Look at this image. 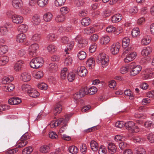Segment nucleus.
<instances>
[{"label": "nucleus", "instance_id": "nucleus-27", "mask_svg": "<svg viewBox=\"0 0 154 154\" xmlns=\"http://www.w3.org/2000/svg\"><path fill=\"white\" fill-rule=\"evenodd\" d=\"M9 60V58L7 56L0 57V66L5 65Z\"/></svg>", "mask_w": 154, "mask_h": 154}, {"label": "nucleus", "instance_id": "nucleus-33", "mask_svg": "<svg viewBox=\"0 0 154 154\" xmlns=\"http://www.w3.org/2000/svg\"><path fill=\"white\" fill-rule=\"evenodd\" d=\"M48 0H38L37 3L38 5L40 7L43 8L48 4Z\"/></svg>", "mask_w": 154, "mask_h": 154}, {"label": "nucleus", "instance_id": "nucleus-32", "mask_svg": "<svg viewBox=\"0 0 154 154\" xmlns=\"http://www.w3.org/2000/svg\"><path fill=\"white\" fill-rule=\"evenodd\" d=\"M91 23L90 19L88 17H86L83 18L81 21L82 24L85 26L89 25Z\"/></svg>", "mask_w": 154, "mask_h": 154}, {"label": "nucleus", "instance_id": "nucleus-42", "mask_svg": "<svg viewBox=\"0 0 154 154\" xmlns=\"http://www.w3.org/2000/svg\"><path fill=\"white\" fill-rule=\"evenodd\" d=\"M21 88L23 91L25 92H26L28 93L31 90V86L28 84H24L22 85Z\"/></svg>", "mask_w": 154, "mask_h": 154}, {"label": "nucleus", "instance_id": "nucleus-53", "mask_svg": "<svg viewBox=\"0 0 154 154\" xmlns=\"http://www.w3.org/2000/svg\"><path fill=\"white\" fill-rule=\"evenodd\" d=\"M49 52L51 53H54L56 50V47L54 45L51 44L49 45L47 48Z\"/></svg>", "mask_w": 154, "mask_h": 154}, {"label": "nucleus", "instance_id": "nucleus-63", "mask_svg": "<svg viewBox=\"0 0 154 154\" xmlns=\"http://www.w3.org/2000/svg\"><path fill=\"white\" fill-rule=\"evenodd\" d=\"M43 76V72L42 71H38L35 73L34 76L37 79H39Z\"/></svg>", "mask_w": 154, "mask_h": 154}, {"label": "nucleus", "instance_id": "nucleus-6", "mask_svg": "<svg viewBox=\"0 0 154 154\" xmlns=\"http://www.w3.org/2000/svg\"><path fill=\"white\" fill-rule=\"evenodd\" d=\"M11 19L14 23L18 24L22 23L23 20V17L22 16L17 14L12 15Z\"/></svg>", "mask_w": 154, "mask_h": 154}, {"label": "nucleus", "instance_id": "nucleus-20", "mask_svg": "<svg viewBox=\"0 0 154 154\" xmlns=\"http://www.w3.org/2000/svg\"><path fill=\"white\" fill-rule=\"evenodd\" d=\"M15 88L14 85L12 83L7 84L4 86L3 89L6 92H10L13 90Z\"/></svg>", "mask_w": 154, "mask_h": 154}, {"label": "nucleus", "instance_id": "nucleus-29", "mask_svg": "<svg viewBox=\"0 0 154 154\" xmlns=\"http://www.w3.org/2000/svg\"><path fill=\"white\" fill-rule=\"evenodd\" d=\"M29 95L31 97L35 98L39 95V93L36 90L31 88L28 93Z\"/></svg>", "mask_w": 154, "mask_h": 154}, {"label": "nucleus", "instance_id": "nucleus-60", "mask_svg": "<svg viewBox=\"0 0 154 154\" xmlns=\"http://www.w3.org/2000/svg\"><path fill=\"white\" fill-rule=\"evenodd\" d=\"M72 62V60L71 57H66L64 61V64L65 66H67L71 64Z\"/></svg>", "mask_w": 154, "mask_h": 154}, {"label": "nucleus", "instance_id": "nucleus-40", "mask_svg": "<svg viewBox=\"0 0 154 154\" xmlns=\"http://www.w3.org/2000/svg\"><path fill=\"white\" fill-rule=\"evenodd\" d=\"M68 150L69 152L73 154L77 153L78 151L77 147L75 146H70L68 148Z\"/></svg>", "mask_w": 154, "mask_h": 154}, {"label": "nucleus", "instance_id": "nucleus-34", "mask_svg": "<svg viewBox=\"0 0 154 154\" xmlns=\"http://www.w3.org/2000/svg\"><path fill=\"white\" fill-rule=\"evenodd\" d=\"M52 14L50 12H48L45 14L43 19L45 21L49 22L52 19Z\"/></svg>", "mask_w": 154, "mask_h": 154}, {"label": "nucleus", "instance_id": "nucleus-41", "mask_svg": "<svg viewBox=\"0 0 154 154\" xmlns=\"http://www.w3.org/2000/svg\"><path fill=\"white\" fill-rule=\"evenodd\" d=\"M27 143L26 140H24L20 139L19 143H18L16 145L17 147L21 148L23 147L26 145Z\"/></svg>", "mask_w": 154, "mask_h": 154}, {"label": "nucleus", "instance_id": "nucleus-5", "mask_svg": "<svg viewBox=\"0 0 154 154\" xmlns=\"http://www.w3.org/2000/svg\"><path fill=\"white\" fill-rule=\"evenodd\" d=\"M39 48L38 45L36 43L31 45L29 48V55L32 57L35 56L36 55L35 53Z\"/></svg>", "mask_w": 154, "mask_h": 154}, {"label": "nucleus", "instance_id": "nucleus-17", "mask_svg": "<svg viewBox=\"0 0 154 154\" xmlns=\"http://www.w3.org/2000/svg\"><path fill=\"white\" fill-rule=\"evenodd\" d=\"M22 80L25 82L29 81L31 79V76L30 73L24 72L21 75Z\"/></svg>", "mask_w": 154, "mask_h": 154}, {"label": "nucleus", "instance_id": "nucleus-9", "mask_svg": "<svg viewBox=\"0 0 154 154\" xmlns=\"http://www.w3.org/2000/svg\"><path fill=\"white\" fill-rule=\"evenodd\" d=\"M21 102V99L16 97H12L8 100V103L10 105H16L20 103Z\"/></svg>", "mask_w": 154, "mask_h": 154}, {"label": "nucleus", "instance_id": "nucleus-35", "mask_svg": "<svg viewBox=\"0 0 154 154\" xmlns=\"http://www.w3.org/2000/svg\"><path fill=\"white\" fill-rule=\"evenodd\" d=\"M48 68L50 71L54 72L57 71L58 68V66L57 64L52 63L49 65Z\"/></svg>", "mask_w": 154, "mask_h": 154}, {"label": "nucleus", "instance_id": "nucleus-58", "mask_svg": "<svg viewBox=\"0 0 154 154\" xmlns=\"http://www.w3.org/2000/svg\"><path fill=\"white\" fill-rule=\"evenodd\" d=\"M10 106L6 105H0V114L2 112V111H5L10 109Z\"/></svg>", "mask_w": 154, "mask_h": 154}, {"label": "nucleus", "instance_id": "nucleus-19", "mask_svg": "<svg viewBox=\"0 0 154 154\" xmlns=\"http://www.w3.org/2000/svg\"><path fill=\"white\" fill-rule=\"evenodd\" d=\"M66 19V16L61 14L57 15L55 17V20L57 23H63Z\"/></svg>", "mask_w": 154, "mask_h": 154}, {"label": "nucleus", "instance_id": "nucleus-31", "mask_svg": "<svg viewBox=\"0 0 154 154\" xmlns=\"http://www.w3.org/2000/svg\"><path fill=\"white\" fill-rule=\"evenodd\" d=\"M57 38L56 35L54 33H50L48 34L46 37L47 40L50 42L55 41Z\"/></svg>", "mask_w": 154, "mask_h": 154}, {"label": "nucleus", "instance_id": "nucleus-4", "mask_svg": "<svg viewBox=\"0 0 154 154\" xmlns=\"http://www.w3.org/2000/svg\"><path fill=\"white\" fill-rule=\"evenodd\" d=\"M129 69L131 70L130 75L132 76H134L137 74L142 69L141 66L139 65H136L134 62H132L129 65Z\"/></svg>", "mask_w": 154, "mask_h": 154}, {"label": "nucleus", "instance_id": "nucleus-49", "mask_svg": "<svg viewBox=\"0 0 154 154\" xmlns=\"http://www.w3.org/2000/svg\"><path fill=\"white\" fill-rule=\"evenodd\" d=\"M8 29L5 26L0 27V34L2 35H5L7 33Z\"/></svg>", "mask_w": 154, "mask_h": 154}, {"label": "nucleus", "instance_id": "nucleus-59", "mask_svg": "<svg viewBox=\"0 0 154 154\" xmlns=\"http://www.w3.org/2000/svg\"><path fill=\"white\" fill-rule=\"evenodd\" d=\"M69 11V8L66 6L63 7L60 9V12L62 14H66L68 13Z\"/></svg>", "mask_w": 154, "mask_h": 154}, {"label": "nucleus", "instance_id": "nucleus-23", "mask_svg": "<svg viewBox=\"0 0 154 154\" xmlns=\"http://www.w3.org/2000/svg\"><path fill=\"white\" fill-rule=\"evenodd\" d=\"M152 51V48L150 47L144 48L141 51V54L144 56H146L149 54Z\"/></svg>", "mask_w": 154, "mask_h": 154}, {"label": "nucleus", "instance_id": "nucleus-36", "mask_svg": "<svg viewBox=\"0 0 154 154\" xmlns=\"http://www.w3.org/2000/svg\"><path fill=\"white\" fill-rule=\"evenodd\" d=\"M134 150L136 152L137 154H146L145 149L141 146L135 148Z\"/></svg>", "mask_w": 154, "mask_h": 154}, {"label": "nucleus", "instance_id": "nucleus-50", "mask_svg": "<svg viewBox=\"0 0 154 154\" xmlns=\"http://www.w3.org/2000/svg\"><path fill=\"white\" fill-rule=\"evenodd\" d=\"M144 126L146 128H154V122L151 121H147L145 122L144 124Z\"/></svg>", "mask_w": 154, "mask_h": 154}, {"label": "nucleus", "instance_id": "nucleus-61", "mask_svg": "<svg viewBox=\"0 0 154 154\" xmlns=\"http://www.w3.org/2000/svg\"><path fill=\"white\" fill-rule=\"evenodd\" d=\"M84 4V2L82 0H75L74 1L75 5L77 7L82 6Z\"/></svg>", "mask_w": 154, "mask_h": 154}, {"label": "nucleus", "instance_id": "nucleus-1", "mask_svg": "<svg viewBox=\"0 0 154 154\" xmlns=\"http://www.w3.org/2000/svg\"><path fill=\"white\" fill-rule=\"evenodd\" d=\"M97 91V89L95 87H92L89 88L87 87L82 88L79 92L73 95V98L75 101H77L85 94H88L90 95H93Z\"/></svg>", "mask_w": 154, "mask_h": 154}, {"label": "nucleus", "instance_id": "nucleus-38", "mask_svg": "<svg viewBox=\"0 0 154 154\" xmlns=\"http://www.w3.org/2000/svg\"><path fill=\"white\" fill-rule=\"evenodd\" d=\"M88 42L85 39H83L78 42V47L80 48H82L87 46Z\"/></svg>", "mask_w": 154, "mask_h": 154}, {"label": "nucleus", "instance_id": "nucleus-48", "mask_svg": "<svg viewBox=\"0 0 154 154\" xmlns=\"http://www.w3.org/2000/svg\"><path fill=\"white\" fill-rule=\"evenodd\" d=\"M140 33L139 28L137 27L132 30L131 34L133 36L136 37L139 35Z\"/></svg>", "mask_w": 154, "mask_h": 154}, {"label": "nucleus", "instance_id": "nucleus-44", "mask_svg": "<svg viewBox=\"0 0 154 154\" xmlns=\"http://www.w3.org/2000/svg\"><path fill=\"white\" fill-rule=\"evenodd\" d=\"M41 38V35L38 33H36L32 36V39L34 42H38L40 41Z\"/></svg>", "mask_w": 154, "mask_h": 154}, {"label": "nucleus", "instance_id": "nucleus-14", "mask_svg": "<svg viewBox=\"0 0 154 154\" xmlns=\"http://www.w3.org/2000/svg\"><path fill=\"white\" fill-rule=\"evenodd\" d=\"M108 149L109 153L113 154L116 152L117 148L113 143H109L108 144Z\"/></svg>", "mask_w": 154, "mask_h": 154}, {"label": "nucleus", "instance_id": "nucleus-16", "mask_svg": "<svg viewBox=\"0 0 154 154\" xmlns=\"http://www.w3.org/2000/svg\"><path fill=\"white\" fill-rule=\"evenodd\" d=\"M28 29V26L26 24H21L18 27V30L19 32L21 33H25L27 32Z\"/></svg>", "mask_w": 154, "mask_h": 154}, {"label": "nucleus", "instance_id": "nucleus-30", "mask_svg": "<svg viewBox=\"0 0 154 154\" xmlns=\"http://www.w3.org/2000/svg\"><path fill=\"white\" fill-rule=\"evenodd\" d=\"M68 69L66 67L62 69L61 72V77L62 79H65L69 74Z\"/></svg>", "mask_w": 154, "mask_h": 154}, {"label": "nucleus", "instance_id": "nucleus-3", "mask_svg": "<svg viewBox=\"0 0 154 154\" xmlns=\"http://www.w3.org/2000/svg\"><path fill=\"white\" fill-rule=\"evenodd\" d=\"M98 62L101 63L103 68L105 67L108 64L109 60L108 56L104 53L100 54L97 57Z\"/></svg>", "mask_w": 154, "mask_h": 154}, {"label": "nucleus", "instance_id": "nucleus-21", "mask_svg": "<svg viewBox=\"0 0 154 154\" xmlns=\"http://www.w3.org/2000/svg\"><path fill=\"white\" fill-rule=\"evenodd\" d=\"M95 65V62L92 58L89 59L86 62V66L88 67L89 69H91L94 68Z\"/></svg>", "mask_w": 154, "mask_h": 154}, {"label": "nucleus", "instance_id": "nucleus-15", "mask_svg": "<svg viewBox=\"0 0 154 154\" xmlns=\"http://www.w3.org/2000/svg\"><path fill=\"white\" fill-rule=\"evenodd\" d=\"M122 19V15L118 14L112 16L111 18V20L113 23L119 22Z\"/></svg>", "mask_w": 154, "mask_h": 154}, {"label": "nucleus", "instance_id": "nucleus-64", "mask_svg": "<svg viewBox=\"0 0 154 154\" xmlns=\"http://www.w3.org/2000/svg\"><path fill=\"white\" fill-rule=\"evenodd\" d=\"M80 151L83 154H85L86 152L87 151V147L85 144H82L80 146Z\"/></svg>", "mask_w": 154, "mask_h": 154}, {"label": "nucleus", "instance_id": "nucleus-54", "mask_svg": "<svg viewBox=\"0 0 154 154\" xmlns=\"http://www.w3.org/2000/svg\"><path fill=\"white\" fill-rule=\"evenodd\" d=\"M8 49V47L6 45H4L0 46V50H1V51L0 54H3L6 53L7 52Z\"/></svg>", "mask_w": 154, "mask_h": 154}, {"label": "nucleus", "instance_id": "nucleus-56", "mask_svg": "<svg viewBox=\"0 0 154 154\" xmlns=\"http://www.w3.org/2000/svg\"><path fill=\"white\" fill-rule=\"evenodd\" d=\"M75 77V74L72 72H70L67 76L68 81L70 82L73 81Z\"/></svg>", "mask_w": 154, "mask_h": 154}, {"label": "nucleus", "instance_id": "nucleus-18", "mask_svg": "<svg viewBox=\"0 0 154 154\" xmlns=\"http://www.w3.org/2000/svg\"><path fill=\"white\" fill-rule=\"evenodd\" d=\"M62 109L61 102H60L57 103L54 109V115H56L57 113H60L61 112Z\"/></svg>", "mask_w": 154, "mask_h": 154}, {"label": "nucleus", "instance_id": "nucleus-2", "mask_svg": "<svg viewBox=\"0 0 154 154\" xmlns=\"http://www.w3.org/2000/svg\"><path fill=\"white\" fill-rule=\"evenodd\" d=\"M43 58L40 57L33 58L30 62V67L33 69H38L41 67L43 64Z\"/></svg>", "mask_w": 154, "mask_h": 154}, {"label": "nucleus", "instance_id": "nucleus-46", "mask_svg": "<svg viewBox=\"0 0 154 154\" xmlns=\"http://www.w3.org/2000/svg\"><path fill=\"white\" fill-rule=\"evenodd\" d=\"M32 151V148L29 146L25 148L22 151L23 154H29Z\"/></svg>", "mask_w": 154, "mask_h": 154}, {"label": "nucleus", "instance_id": "nucleus-52", "mask_svg": "<svg viewBox=\"0 0 154 154\" xmlns=\"http://www.w3.org/2000/svg\"><path fill=\"white\" fill-rule=\"evenodd\" d=\"M119 146L121 150H123L128 147V145L125 142H122L119 144Z\"/></svg>", "mask_w": 154, "mask_h": 154}, {"label": "nucleus", "instance_id": "nucleus-11", "mask_svg": "<svg viewBox=\"0 0 154 154\" xmlns=\"http://www.w3.org/2000/svg\"><path fill=\"white\" fill-rule=\"evenodd\" d=\"M137 55V53L133 52L130 53L124 59V61L125 63H128L134 60Z\"/></svg>", "mask_w": 154, "mask_h": 154}, {"label": "nucleus", "instance_id": "nucleus-26", "mask_svg": "<svg viewBox=\"0 0 154 154\" xmlns=\"http://www.w3.org/2000/svg\"><path fill=\"white\" fill-rule=\"evenodd\" d=\"M91 147L93 151H96L98 149V145L97 143L94 140H92L90 143Z\"/></svg>", "mask_w": 154, "mask_h": 154}, {"label": "nucleus", "instance_id": "nucleus-24", "mask_svg": "<svg viewBox=\"0 0 154 154\" xmlns=\"http://www.w3.org/2000/svg\"><path fill=\"white\" fill-rule=\"evenodd\" d=\"M32 23L35 25H38L41 21L40 16L37 14L34 15L32 17Z\"/></svg>", "mask_w": 154, "mask_h": 154}, {"label": "nucleus", "instance_id": "nucleus-28", "mask_svg": "<svg viewBox=\"0 0 154 154\" xmlns=\"http://www.w3.org/2000/svg\"><path fill=\"white\" fill-rule=\"evenodd\" d=\"M13 79L14 78L12 76H5L2 79V82L3 84H8L9 83L11 82Z\"/></svg>", "mask_w": 154, "mask_h": 154}, {"label": "nucleus", "instance_id": "nucleus-12", "mask_svg": "<svg viewBox=\"0 0 154 154\" xmlns=\"http://www.w3.org/2000/svg\"><path fill=\"white\" fill-rule=\"evenodd\" d=\"M51 146V144L43 145L40 147V151L42 153H47L50 151Z\"/></svg>", "mask_w": 154, "mask_h": 154}, {"label": "nucleus", "instance_id": "nucleus-8", "mask_svg": "<svg viewBox=\"0 0 154 154\" xmlns=\"http://www.w3.org/2000/svg\"><path fill=\"white\" fill-rule=\"evenodd\" d=\"M120 47V45L119 43H117L115 44H113L112 45L110 49V51L113 54H117L119 52Z\"/></svg>", "mask_w": 154, "mask_h": 154}, {"label": "nucleus", "instance_id": "nucleus-7", "mask_svg": "<svg viewBox=\"0 0 154 154\" xmlns=\"http://www.w3.org/2000/svg\"><path fill=\"white\" fill-rule=\"evenodd\" d=\"M23 3L21 0H13L12 2L13 7L17 9H19L22 7Z\"/></svg>", "mask_w": 154, "mask_h": 154}, {"label": "nucleus", "instance_id": "nucleus-55", "mask_svg": "<svg viewBox=\"0 0 154 154\" xmlns=\"http://www.w3.org/2000/svg\"><path fill=\"white\" fill-rule=\"evenodd\" d=\"M66 0H55V4L56 6H61L63 5Z\"/></svg>", "mask_w": 154, "mask_h": 154}, {"label": "nucleus", "instance_id": "nucleus-10", "mask_svg": "<svg viewBox=\"0 0 154 154\" xmlns=\"http://www.w3.org/2000/svg\"><path fill=\"white\" fill-rule=\"evenodd\" d=\"M77 73L81 77H84L87 73V70L84 66L78 67L77 69Z\"/></svg>", "mask_w": 154, "mask_h": 154}, {"label": "nucleus", "instance_id": "nucleus-39", "mask_svg": "<svg viewBox=\"0 0 154 154\" xmlns=\"http://www.w3.org/2000/svg\"><path fill=\"white\" fill-rule=\"evenodd\" d=\"M77 56L79 60H82L86 57V54L85 51H81L78 52Z\"/></svg>", "mask_w": 154, "mask_h": 154}, {"label": "nucleus", "instance_id": "nucleus-22", "mask_svg": "<svg viewBox=\"0 0 154 154\" xmlns=\"http://www.w3.org/2000/svg\"><path fill=\"white\" fill-rule=\"evenodd\" d=\"M23 64V62L21 60L17 61L14 65V70L16 71H20Z\"/></svg>", "mask_w": 154, "mask_h": 154}, {"label": "nucleus", "instance_id": "nucleus-37", "mask_svg": "<svg viewBox=\"0 0 154 154\" xmlns=\"http://www.w3.org/2000/svg\"><path fill=\"white\" fill-rule=\"evenodd\" d=\"M130 42V40L128 38L125 37L123 38L122 41V46L123 48H126L128 47Z\"/></svg>", "mask_w": 154, "mask_h": 154}, {"label": "nucleus", "instance_id": "nucleus-43", "mask_svg": "<svg viewBox=\"0 0 154 154\" xmlns=\"http://www.w3.org/2000/svg\"><path fill=\"white\" fill-rule=\"evenodd\" d=\"M145 140L141 136H136L133 138V141L135 143H142Z\"/></svg>", "mask_w": 154, "mask_h": 154}, {"label": "nucleus", "instance_id": "nucleus-47", "mask_svg": "<svg viewBox=\"0 0 154 154\" xmlns=\"http://www.w3.org/2000/svg\"><path fill=\"white\" fill-rule=\"evenodd\" d=\"M109 36L107 35L103 36L101 38V41L103 42V44H105L108 43L110 41Z\"/></svg>", "mask_w": 154, "mask_h": 154}, {"label": "nucleus", "instance_id": "nucleus-13", "mask_svg": "<svg viewBox=\"0 0 154 154\" xmlns=\"http://www.w3.org/2000/svg\"><path fill=\"white\" fill-rule=\"evenodd\" d=\"M135 124L132 121H129L125 123L124 126L126 129L133 131H134V126Z\"/></svg>", "mask_w": 154, "mask_h": 154}, {"label": "nucleus", "instance_id": "nucleus-62", "mask_svg": "<svg viewBox=\"0 0 154 154\" xmlns=\"http://www.w3.org/2000/svg\"><path fill=\"white\" fill-rule=\"evenodd\" d=\"M72 115L71 114H66L65 115V119L64 121V126H66L67 125V122L71 117Z\"/></svg>", "mask_w": 154, "mask_h": 154}, {"label": "nucleus", "instance_id": "nucleus-51", "mask_svg": "<svg viewBox=\"0 0 154 154\" xmlns=\"http://www.w3.org/2000/svg\"><path fill=\"white\" fill-rule=\"evenodd\" d=\"M38 87L40 89L46 90L47 89L48 86L46 84L42 82L41 83L38 84Z\"/></svg>", "mask_w": 154, "mask_h": 154}, {"label": "nucleus", "instance_id": "nucleus-25", "mask_svg": "<svg viewBox=\"0 0 154 154\" xmlns=\"http://www.w3.org/2000/svg\"><path fill=\"white\" fill-rule=\"evenodd\" d=\"M26 39V36L24 33H20L18 34L17 37V42L22 43L24 42Z\"/></svg>", "mask_w": 154, "mask_h": 154}, {"label": "nucleus", "instance_id": "nucleus-45", "mask_svg": "<svg viewBox=\"0 0 154 154\" xmlns=\"http://www.w3.org/2000/svg\"><path fill=\"white\" fill-rule=\"evenodd\" d=\"M95 29L93 27H88L85 28L84 30V33L87 34H90L94 32Z\"/></svg>", "mask_w": 154, "mask_h": 154}, {"label": "nucleus", "instance_id": "nucleus-57", "mask_svg": "<svg viewBox=\"0 0 154 154\" xmlns=\"http://www.w3.org/2000/svg\"><path fill=\"white\" fill-rule=\"evenodd\" d=\"M129 69H130L129 65L125 66H123L120 69V72L121 73L124 74L127 72Z\"/></svg>", "mask_w": 154, "mask_h": 154}]
</instances>
